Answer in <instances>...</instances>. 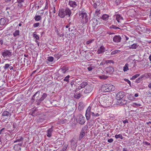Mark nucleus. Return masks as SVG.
<instances>
[{
  "label": "nucleus",
  "instance_id": "f257e3e1",
  "mask_svg": "<svg viewBox=\"0 0 151 151\" xmlns=\"http://www.w3.org/2000/svg\"><path fill=\"white\" fill-rule=\"evenodd\" d=\"M12 115V112L7 111H4L2 114L1 119L2 122H6L7 123L8 122V120L10 119Z\"/></svg>",
  "mask_w": 151,
  "mask_h": 151
},
{
  "label": "nucleus",
  "instance_id": "f03ea898",
  "mask_svg": "<svg viewBox=\"0 0 151 151\" xmlns=\"http://www.w3.org/2000/svg\"><path fill=\"white\" fill-rule=\"evenodd\" d=\"M115 89V87L112 84H106L102 86L101 90L104 92H108L114 91Z\"/></svg>",
  "mask_w": 151,
  "mask_h": 151
},
{
  "label": "nucleus",
  "instance_id": "7ed1b4c3",
  "mask_svg": "<svg viewBox=\"0 0 151 151\" xmlns=\"http://www.w3.org/2000/svg\"><path fill=\"white\" fill-rule=\"evenodd\" d=\"M124 92H119L116 95V98L117 100L119 101L118 102L121 104L122 105L126 104L127 103L126 101H125V103H122V101L123 100L122 99L124 97Z\"/></svg>",
  "mask_w": 151,
  "mask_h": 151
},
{
  "label": "nucleus",
  "instance_id": "20e7f679",
  "mask_svg": "<svg viewBox=\"0 0 151 151\" xmlns=\"http://www.w3.org/2000/svg\"><path fill=\"white\" fill-rule=\"evenodd\" d=\"M88 127L87 125H85L83 127L80 132L78 138L79 140H81L83 138L85 135L87 133Z\"/></svg>",
  "mask_w": 151,
  "mask_h": 151
},
{
  "label": "nucleus",
  "instance_id": "39448f33",
  "mask_svg": "<svg viewBox=\"0 0 151 151\" xmlns=\"http://www.w3.org/2000/svg\"><path fill=\"white\" fill-rule=\"evenodd\" d=\"M79 16L80 18H82V22L83 23H86L88 22V15L87 13L83 11L79 12Z\"/></svg>",
  "mask_w": 151,
  "mask_h": 151
},
{
  "label": "nucleus",
  "instance_id": "423d86ee",
  "mask_svg": "<svg viewBox=\"0 0 151 151\" xmlns=\"http://www.w3.org/2000/svg\"><path fill=\"white\" fill-rule=\"evenodd\" d=\"M104 98V97L101 96L99 102L102 107L106 108L109 106V105L108 104L109 102L106 100H104L103 101Z\"/></svg>",
  "mask_w": 151,
  "mask_h": 151
},
{
  "label": "nucleus",
  "instance_id": "0eeeda50",
  "mask_svg": "<svg viewBox=\"0 0 151 151\" xmlns=\"http://www.w3.org/2000/svg\"><path fill=\"white\" fill-rule=\"evenodd\" d=\"M78 122L81 124H83L85 122V119L81 114H78L77 116Z\"/></svg>",
  "mask_w": 151,
  "mask_h": 151
},
{
  "label": "nucleus",
  "instance_id": "6e6552de",
  "mask_svg": "<svg viewBox=\"0 0 151 151\" xmlns=\"http://www.w3.org/2000/svg\"><path fill=\"white\" fill-rule=\"evenodd\" d=\"M71 147L73 149H75L77 145V140L75 138H73L70 141Z\"/></svg>",
  "mask_w": 151,
  "mask_h": 151
},
{
  "label": "nucleus",
  "instance_id": "1a4fd4ad",
  "mask_svg": "<svg viewBox=\"0 0 151 151\" xmlns=\"http://www.w3.org/2000/svg\"><path fill=\"white\" fill-rule=\"evenodd\" d=\"M12 52L9 50H4L2 52V55L4 58L12 55Z\"/></svg>",
  "mask_w": 151,
  "mask_h": 151
},
{
  "label": "nucleus",
  "instance_id": "9d476101",
  "mask_svg": "<svg viewBox=\"0 0 151 151\" xmlns=\"http://www.w3.org/2000/svg\"><path fill=\"white\" fill-rule=\"evenodd\" d=\"M64 11L65 10L64 9H59L58 15L61 18H63L65 17V12Z\"/></svg>",
  "mask_w": 151,
  "mask_h": 151
},
{
  "label": "nucleus",
  "instance_id": "9b49d317",
  "mask_svg": "<svg viewBox=\"0 0 151 151\" xmlns=\"http://www.w3.org/2000/svg\"><path fill=\"white\" fill-rule=\"evenodd\" d=\"M91 110L90 108H88L86 111V116L87 120L89 119L90 115H91Z\"/></svg>",
  "mask_w": 151,
  "mask_h": 151
},
{
  "label": "nucleus",
  "instance_id": "f8f14e48",
  "mask_svg": "<svg viewBox=\"0 0 151 151\" xmlns=\"http://www.w3.org/2000/svg\"><path fill=\"white\" fill-rule=\"evenodd\" d=\"M92 90V87L91 86L87 85L84 90V93H90Z\"/></svg>",
  "mask_w": 151,
  "mask_h": 151
},
{
  "label": "nucleus",
  "instance_id": "ddd939ff",
  "mask_svg": "<svg viewBox=\"0 0 151 151\" xmlns=\"http://www.w3.org/2000/svg\"><path fill=\"white\" fill-rule=\"evenodd\" d=\"M122 38L119 35H115L113 39V41L116 43L120 42Z\"/></svg>",
  "mask_w": 151,
  "mask_h": 151
},
{
  "label": "nucleus",
  "instance_id": "4468645a",
  "mask_svg": "<svg viewBox=\"0 0 151 151\" xmlns=\"http://www.w3.org/2000/svg\"><path fill=\"white\" fill-rule=\"evenodd\" d=\"M105 48L104 46L102 45L99 48L98 50L97 51L98 54H100L104 52L105 51Z\"/></svg>",
  "mask_w": 151,
  "mask_h": 151
},
{
  "label": "nucleus",
  "instance_id": "2eb2a0df",
  "mask_svg": "<svg viewBox=\"0 0 151 151\" xmlns=\"http://www.w3.org/2000/svg\"><path fill=\"white\" fill-rule=\"evenodd\" d=\"M64 10L65 16H68V17H70L71 14L70 10L69 8L66 7L65 9H64Z\"/></svg>",
  "mask_w": 151,
  "mask_h": 151
},
{
  "label": "nucleus",
  "instance_id": "dca6fc26",
  "mask_svg": "<svg viewBox=\"0 0 151 151\" xmlns=\"http://www.w3.org/2000/svg\"><path fill=\"white\" fill-rule=\"evenodd\" d=\"M53 130V127L52 126L50 128L47 130V136L49 137H50L52 136V133Z\"/></svg>",
  "mask_w": 151,
  "mask_h": 151
},
{
  "label": "nucleus",
  "instance_id": "f3484780",
  "mask_svg": "<svg viewBox=\"0 0 151 151\" xmlns=\"http://www.w3.org/2000/svg\"><path fill=\"white\" fill-rule=\"evenodd\" d=\"M116 19L119 23L121 22V21L123 20L122 17L120 14H117L116 15Z\"/></svg>",
  "mask_w": 151,
  "mask_h": 151
},
{
  "label": "nucleus",
  "instance_id": "a211bd4d",
  "mask_svg": "<svg viewBox=\"0 0 151 151\" xmlns=\"http://www.w3.org/2000/svg\"><path fill=\"white\" fill-rule=\"evenodd\" d=\"M68 5L73 7H75L77 5L76 2L75 1H69Z\"/></svg>",
  "mask_w": 151,
  "mask_h": 151
},
{
  "label": "nucleus",
  "instance_id": "6ab92c4d",
  "mask_svg": "<svg viewBox=\"0 0 151 151\" xmlns=\"http://www.w3.org/2000/svg\"><path fill=\"white\" fill-rule=\"evenodd\" d=\"M40 91H37L33 96L32 97V100L34 101L35 100V96H36V98H37L40 95Z\"/></svg>",
  "mask_w": 151,
  "mask_h": 151
},
{
  "label": "nucleus",
  "instance_id": "aec40b11",
  "mask_svg": "<svg viewBox=\"0 0 151 151\" xmlns=\"http://www.w3.org/2000/svg\"><path fill=\"white\" fill-rule=\"evenodd\" d=\"M109 16L107 14H104L101 18V19L104 21H107L109 19Z\"/></svg>",
  "mask_w": 151,
  "mask_h": 151
},
{
  "label": "nucleus",
  "instance_id": "412c9836",
  "mask_svg": "<svg viewBox=\"0 0 151 151\" xmlns=\"http://www.w3.org/2000/svg\"><path fill=\"white\" fill-rule=\"evenodd\" d=\"M60 70H61L62 72L64 73H66V71L68 70V67H67L65 66H64L61 68Z\"/></svg>",
  "mask_w": 151,
  "mask_h": 151
},
{
  "label": "nucleus",
  "instance_id": "4be33fe9",
  "mask_svg": "<svg viewBox=\"0 0 151 151\" xmlns=\"http://www.w3.org/2000/svg\"><path fill=\"white\" fill-rule=\"evenodd\" d=\"M87 83L86 82H83L78 86V88L80 89L81 88H84L85 86H87Z\"/></svg>",
  "mask_w": 151,
  "mask_h": 151
},
{
  "label": "nucleus",
  "instance_id": "5701e85b",
  "mask_svg": "<svg viewBox=\"0 0 151 151\" xmlns=\"http://www.w3.org/2000/svg\"><path fill=\"white\" fill-rule=\"evenodd\" d=\"M23 140V138L22 137L19 136L17 138V139L14 142V143H15L17 142H22Z\"/></svg>",
  "mask_w": 151,
  "mask_h": 151
},
{
  "label": "nucleus",
  "instance_id": "b1692460",
  "mask_svg": "<svg viewBox=\"0 0 151 151\" xmlns=\"http://www.w3.org/2000/svg\"><path fill=\"white\" fill-rule=\"evenodd\" d=\"M138 45L137 44H133L132 45L128 46L129 48L130 49H135L138 47Z\"/></svg>",
  "mask_w": 151,
  "mask_h": 151
},
{
  "label": "nucleus",
  "instance_id": "393cba45",
  "mask_svg": "<svg viewBox=\"0 0 151 151\" xmlns=\"http://www.w3.org/2000/svg\"><path fill=\"white\" fill-rule=\"evenodd\" d=\"M20 32L19 30H16L13 33V35L15 37H17L19 35Z\"/></svg>",
  "mask_w": 151,
  "mask_h": 151
},
{
  "label": "nucleus",
  "instance_id": "a878e982",
  "mask_svg": "<svg viewBox=\"0 0 151 151\" xmlns=\"http://www.w3.org/2000/svg\"><path fill=\"white\" fill-rule=\"evenodd\" d=\"M34 18L36 21H39L42 19V17L39 15H35Z\"/></svg>",
  "mask_w": 151,
  "mask_h": 151
},
{
  "label": "nucleus",
  "instance_id": "bb28decb",
  "mask_svg": "<svg viewBox=\"0 0 151 151\" xmlns=\"http://www.w3.org/2000/svg\"><path fill=\"white\" fill-rule=\"evenodd\" d=\"M121 52L120 50H115L111 52V55H116V54L119 53Z\"/></svg>",
  "mask_w": 151,
  "mask_h": 151
},
{
  "label": "nucleus",
  "instance_id": "cd10ccee",
  "mask_svg": "<svg viewBox=\"0 0 151 151\" xmlns=\"http://www.w3.org/2000/svg\"><path fill=\"white\" fill-rule=\"evenodd\" d=\"M129 70V64L128 63L125 64L123 68V71L124 72Z\"/></svg>",
  "mask_w": 151,
  "mask_h": 151
},
{
  "label": "nucleus",
  "instance_id": "c85d7f7f",
  "mask_svg": "<svg viewBox=\"0 0 151 151\" xmlns=\"http://www.w3.org/2000/svg\"><path fill=\"white\" fill-rule=\"evenodd\" d=\"M6 20L4 18H1L0 20V24L1 25H4L6 22Z\"/></svg>",
  "mask_w": 151,
  "mask_h": 151
},
{
  "label": "nucleus",
  "instance_id": "c756f323",
  "mask_svg": "<svg viewBox=\"0 0 151 151\" xmlns=\"http://www.w3.org/2000/svg\"><path fill=\"white\" fill-rule=\"evenodd\" d=\"M115 137L116 139L118 138H120L121 139H123V137L122 135L121 134L115 135Z\"/></svg>",
  "mask_w": 151,
  "mask_h": 151
},
{
  "label": "nucleus",
  "instance_id": "7c9ffc66",
  "mask_svg": "<svg viewBox=\"0 0 151 151\" xmlns=\"http://www.w3.org/2000/svg\"><path fill=\"white\" fill-rule=\"evenodd\" d=\"M47 96V94L46 93H44L42 95V97L40 99L42 101H43L45 99Z\"/></svg>",
  "mask_w": 151,
  "mask_h": 151
},
{
  "label": "nucleus",
  "instance_id": "2f4dec72",
  "mask_svg": "<svg viewBox=\"0 0 151 151\" xmlns=\"http://www.w3.org/2000/svg\"><path fill=\"white\" fill-rule=\"evenodd\" d=\"M144 76L143 75H142L140 77H139L136 80V82L137 83H139L141 82L142 81V79L143 78Z\"/></svg>",
  "mask_w": 151,
  "mask_h": 151
},
{
  "label": "nucleus",
  "instance_id": "473e14b6",
  "mask_svg": "<svg viewBox=\"0 0 151 151\" xmlns=\"http://www.w3.org/2000/svg\"><path fill=\"white\" fill-rule=\"evenodd\" d=\"M109 28L111 29H113L116 30L117 29H121L120 28H119L118 27H116L114 25H111V26H110L109 27Z\"/></svg>",
  "mask_w": 151,
  "mask_h": 151
},
{
  "label": "nucleus",
  "instance_id": "72a5a7b5",
  "mask_svg": "<svg viewBox=\"0 0 151 151\" xmlns=\"http://www.w3.org/2000/svg\"><path fill=\"white\" fill-rule=\"evenodd\" d=\"M33 37L35 38L36 40H38L39 39V37L38 35L36 34V32H35L33 33Z\"/></svg>",
  "mask_w": 151,
  "mask_h": 151
},
{
  "label": "nucleus",
  "instance_id": "f704fd0d",
  "mask_svg": "<svg viewBox=\"0 0 151 151\" xmlns=\"http://www.w3.org/2000/svg\"><path fill=\"white\" fill-rule=\"evenodd\" d=\"M81 96V94L80 93H76L74 95V97L77 99H79Z\"/></svg>",
  "mask_w": 151,
  "mask_h": 151
},
{
  "label": "nucleus",
  "instance_id": "c9c22d12",
  "mask_svg": "<svg viewBox=\"0 0 151 151\" xmlns=\"http://www.w3.org/2000/svg\"><path fill=\"white\" fill-rule=\"evenodd\" d=\"M140 74H136L132 76V77L130 78L131 80H134L136 79L137 77L139 76Z\"/></svg>",
  "mask_w": 151,
  "mask_h": 151
},
{
  "label": "nucleus",
  "instance_id": "e433bc0d",
  "mask_svg": "<svg viewBox=\"0 0 151 151\" xmlns=\"http://www.w3.org/2000/svg\"><path fill=\"white\" fill-rule=\"evenodd\" d=\"M107 70L110 72H112L114 70V68L112 67H108L107 68Z\"/></svg>",
  "mask_w": 151,
  "mask_h": 151
},
{
  "label": "nucleus",
  "instance_id": "4c0bfd02",
  "mask_svg": "<svg viewBox=\"0 0 151 151\" xmlns=\"http://www.w3.org/2000/svg\"><path fill=\"white\" fill-rule=\"evenodd\" d=\"M99 77L101 79H106L108 78V76L104 75H103L99 76Z\"/></svg>",
  "mask_w": 151,
  "mask_h": 151
},
{
  "label": "nucleus",
  "instance_id": "58836bf2",
  "mask_svg": "<svg viewBox=\"0 0 151 151\" xmlns=\"http://www.w3.org/2000/svg\"><path fill=\"white\" fill-rule=\"evenodd\" d=\"M54 60V58L52 56H49L47 58V60L50 62H52Z\"/></svg>",
  "mask_w": 151,
  "mask_h": 151
},
{
  "label": "nucleus",
  "instance_id": "ea45409f",
  "mask_svg": "<svg viewBox=\"0 0 151 151\" xmlns=\"http://www.w3.org/2000/svg\"><path fill=\"white\" fill-rule=\"evenodd\" d=\"M70 76L69 75H68L63 79V81H65L68 83L69 82V78H70Z\"/></svg>",
  "mask_w": 151,
  "mask_h": 151
},
{
  "label": "nucleus",
  "instance_id": "a19ab883",
  "mask_svg": "<svg viewBox=\"0 0 151 151\" xmlns=\"http://www.w3.org/2000/svg\"><path fill=\"white\" fill-rule=\"evenodd\" d=\"M83 108V105L82 103H80L79 104V106H78V109L80 110H82Z\"/></svg>",
  "mask_w": 151,
  "mask_h": 151
},
{
  "label": "nucleus",
  "instance_id": "79ce46f5",
  "mask_svg": "<svg viewBox=\"0 0 151 151\" xmlns=\"http://www.w3.org/2000/svg\"><path fill=\"white\" fill-rule=\"evenodd\" d=\"M132 106L133 107H135V106H136L137 107H139L141 106L142 105L140 104H138L136 103H133L132 105Z\"/></svg>",
  "mask_w": 151,
  "mask_h": 151
},
{
  "label": "nucleus",
  "instance_id": "37998d69",
  "mask_svg": "<svg viewBox=\"0 0 151 151\" xmlns=\"http://www.w3.org/2000/svg\"><path fill=\"white\" fill-rule=\"evenodd\" d=\"M100 9H97L95 10L96 14V16H98L99 14H100Z\"/></svg>",
  "mask_w": 151,
  "mask_h": 151
},
{
  "label": "nucleus",
  "instance_id": "c03bdc74",
  "mask_svg": "<svg viewBox=\"0 0 151 151\" xmlns=\"http://www.w3.org/2000/svg\"><path fill=\"white\" fill-rule=\"evenodd\" d=\"M10 66L9 64H6L4 66V68L5 70H6L8 69Z\"/></svg>",
  "mask_w": 151,
  "mask_h": 151
},
{
  "label": "nucleus",
  "instance_id": "a18cd8bd",
  "mask_svg": "<svg viewBox=\"0 0 151 151\" xmlns=\"http://www.w3.org/2000/svg\"><path fill=\"white\" fill-rule=\"evenodd\" d=\"M40 99H37L36 101V102H37V105H40V103L42 101Z\"/></svg>",
  "mask_w": 151,
  "mask_h": 151
},
{
  "label": "nucleus",
  "instance_id": "49530a36",
  "mask_svg": "<svg viewBox=\"0 0 151 151\" xmlns=\"http://www.w3.org/2000/svg\"><path fill=\"white\" fill-rule=\"evenodd\" d=\"M129 99L131 100H133L134 99H135L132 95H129V97H128Z\"/></svg>",
  "mask_w": 151,
  "mask_h": 151
},
{
  "label": "nucleus",
  "instance_id": "de8ad7c7",
  "mask_svg": "<svg viewBox=\"0 0 151 151\" xmlns=\"http://www.w3.org/2000/svg\"><path fill=\"white\" fill-rule=\"evenodd\" d=\"M93 23H95V24H94V25L95 26H96L98 24V20L97 19H94L93 20Z\"/></svg>",
  "mask_w": 151,
  "mask_h": 151
},
{
  "label": "nucleus",
  "instance_id": "09e8293b",
  "mask_svg": "<svg viewBox=\"0 0 151 151\" xmlns=\"http://www.w3.org/2000/svg\"><path fill=\"white\" fill-rule=\"evenodd\" d=\"M94 41V39H92L91 40L87 41L86 42V44L87 45H88L92 43Z\"/></svg>",
  "mask_w": 151,
  "mask_h": 151
},
{
  "label": "nucleus",
  "instance_id": "8fccbe9b",
  "mask_svg": "<svg viewBox=\"0 0 151 151\" xmlns=\"http://www.w3.org/2000/svg\"><path fill=\"white\" fill-rule=\"evenodd\" d=\"M124 80L129 84L130 86H131V82L129 80L125 78L124 79Z\"/></svg>",
  "mask_w": 151,
  "mask_h": 151
},
{
  "label": "nucleus",
  "instance_id": "3c124183",
  "mask_svg": "<svg viewBox=\"0 0 151 151\" xmlns=\"http://www.w3.org/2000/svg\"><path fill=\"white\" fill-rule=\"evenodd\" d=\"M40 24V23L39 22L33 24V26L34 27H38Z\"/></svg>",
  "mask_w": 151,
  "mask_h": 151
},
{
  "label": "nucleus",
  "instance_id": "603ef678",
  "mask_svg": "<svg viewBox=\"0 0 151 151\" xmlns=\"http://www.w3.org/2000/svg\"><path fill=\"white\" fill-rule=\"evenodd\" d=\"M143 144L146 145H150V143L147 142H143Z\"/></svg>",
  "mask_w": 151,
  "mask_h": 151
},
{
  "label": "nucleus",
  "instance_id": "864d4df0",
  "mask_svg": "<svg viewBox=\"0 0 151 151\" xmlns=\"http://www.w3.org/2000/svg\"><path fill=\"white\" fill-rule=\"evenodd\" d=\"M106 62L108 63H114V62L113 60H107L106 61Z\"/></svg>",
  "mask_w": 151,
  "mask_h": 151
},
{
  "label": "nucleus",
  "instance_id": "5fc2aeb1",
  "mask_svg": "<svg viewBox=\"0 0 151 151\" xmlns=\"http://www.w3.org/2000/svg\"><path fill=\"white\" fill-rule=\"evenodd\" d=\"M25 0H17V2L19 4L22 3V2H24Z\"/></svg>",
  "mask_w": 151,
  "mask_h": 151
},
{
  "label": "nucleus",
  "instance_id": "6e6d98bb",
  "mask_svg": "<svg viewBox=\"0 0 151 151\" xmlns=\"http://www.w3.org/2000/svg\"><path fill=\"white\" fill-rule=\"evenodd\" d=\"M67 147H68V145H65L64 146H63V151L65 150H66V149H67Z\"/></svg>",
  "mask_w": 151,
  "mask_h": 151
},
{
  "label": "nucleus",
  "instance_id": "4d7b16f0",
  "mask_svg": "<svg viewBox=\"0 0 151 151\" xmlns=\"http://www.w3.org/2000/svg\"><path fill=\"white\" fill-rule=\"evenodd\" d=\"M114 141V140L112 138H111L110 139H108V142L109 143L112 142Z\"/></svg>",
  "mask_w": 151,
  "mask_h": 151
},
{
  "label": "nucleus",
  "instance_id": "13d9d810",
  "mask_svg": "<svg viewBox=\"0 0 151 151\" xmlns=\"http://www.w3.org/2000/svg\"><path fill=\"white\" fill-rule=\"evenodd\" d=\"M92 115V116L93 117H95L96 113H95L94 112H93L91 111V115Z\"/></svg>",
  "mask_w": 151,
  "mask_h": 151
},
{
  "label": "nucleus",
  "instance_id": "bf43d9fd",
  "mask_svg": "<svg viewBox=\"0 0 151 151\" xmlns=\"http://www.w3.org/2000/svg\"><path fill=\"white\" fill-rule=\"evenodd\" d=\"M75 81L74 80H73L71 81V82L70 83V84L72 86V87H73V85L74 84Z\"/></svg>",
  "mask_w": 151,
  "mask_h": 151
},
{
  "label": "nucleus",
  "instance_id": "052dcab7",
  "mask_svg": "<svg viewBox=\"0 0 151 151\" xmlns=\"http://www.w3.org/2000/svg\"><path fill=\"white\" fill-rule=\"evenodd\" d=\"M87 69L89 71H90L92 70L93 68L91 67H89L87 68Z\"/></svg>",
  "mask_w": 151,
  "mask_h": 151
},
{
  "label": "nucleus",
  "instance_id": "680f3d73",
  "mask_svg": "<svg viewBox=\"0 0 151 151\" xmlns=\"http://www.w3.org/2000/svg\"><path fill=\"white\" fill-rule=\"evenodd\" d=\"M123 122L124 124H125L126 123H127L128 122V121L127 119H125L124 120Z\"/></svg>",
  "mask_w": 151,
  "mask_h": 151
},
{
  "label": "nucleus",
  "instance_id": "e2e57ef3",
  "mask_svg": "<svg viewBox=\"0 0 151 151\" xmlns=\"http://www.w3.org/2000/svg\"><path fill=\"white\" fill-rule=\"evenodd\" d=\"M23 6V4L22 3L19 4L18 5V7L21 8Z\"/></svg>",
  "mask_w": 151,
  "mask_h": 151
},
{
  "label": "nucleus",
  "instance_id": "0e129e2a",
  "mask_svg": "<svg viewBox=\"0 0 151 151\" xmlns=\"http://www.w3.org/2000/svg\"><path fill=\"white\" fill-rule=\"evenodd\" d=\"M93 7L94 8L96 9L97 7V5L96 3H94L93 4Z\"/></svg>",
  "mask_w": 151,
  "mask_h": 151
},
{
  "label": "nucleus",
  "instance_id": "69168bd1",
  "mask_svg": "<svg viewBox=\"0 0 151 151\" xmlns=\"http://www.w3.org/2000/svg\"><path fill=\"white\" fill-rule=\"evenodd\" d=\"M5 129L4 128H3L2 129L0 130V134H1L2 133V132Z\"/></svg>",
  "mask_w": 151,
  "mask_h": 151
},
{
  "label": "nucleus",
  "instance_id": "338daca9",
  "mask_svg": "<svg viewBox=\"0 0 151 151\" xmlns=\"http://www.w3.org/2000/svg\"><path fill=\"white\" fill-rule=\"evenodd\" d=\"M12 0H5V2L6 3H8L11 1Z\"/></svg>",
  "mask_w": 151,
  "mask_h": 151
},
{
  "label": "nucleus",
  "instance_id": "774afa93",
  "mask_svg": "<svg viewBox=\"0 0 151 151\" xmlns=\"http://www.w3.org/2000/svg\"><path fill=\"white\" fill-rule=\"evenodd\" d=\"M0 44L2 45L3 44V41L2 40H0Z\"/></svg>",
  "mask_w": 151,
  "mask_h": 151
}]
</instances>
